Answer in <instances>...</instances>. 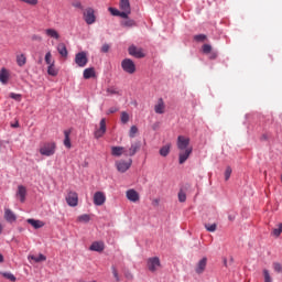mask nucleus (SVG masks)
Wrapping results in <instances>:
<instances>
[{"mask_svg":"<svg viewBox=\"0 0 282 282\" xmlns=\"http://www.w3.org/2000/svg\"><path fill=\"white\" fill-rule=\"evenodd\" d=\"M178 202H181L182 204L186 202V193H184V191L178 192Z\"/></svg>","mask_w":282,"mask_h":282,"instance_id":"44","label":"nucleus"},{"mask_svg":"<svg viewBox=\"0 0 282 282\" xmlns=\"http://www.w3.org/2000/svg\"><path fill=\"white\" fill-rule=\"evenodd\" d=\"M31 41H39V42H41V41H43V37H41V35L33 34L31 36Z\"/></svg>","mask_w":282,"mask_h":282,"instance_id":"51","label":"nucleus"},{"mask_svg":"<svg viewBox=\"0 0 282 282\" xmlns=\"http://www.w3.org/2000/svg\"><path fill=\"white\" fill-rule=\"evenodd\" d=\"M194 41H196L197 43H204V41H206V35L205 34L195 35Z\"/></svg>","mask_w":282,"mask_h":282,"instance_id":"41","label":"nucleus"},{"mask_svg":"<svg viewBox=\"0 0 282 282\" xmlns=\"http://www.w3.org/2000/svg\"><path fill=\"white\" fill-rule=\"evenodd\" d=\"M160 265H161L160 258L153 257L148 259V269L150 270V272H158V269L160 268Z\"/></svg>","mask_w":282,"mask_h":282,"instance_id":"11","label":"nucleus"},{"mask_svg":"<svg viewBox=\"0 0 282 282\" xmlns=\"http://www.w3.org/2000/svg\"><path fill=\"white\" fill-rule=\"evenodd\" d=\"M1 274L4 279H8L9 281H12V282L17 281V276H14V274L12 273L2 272Z\"/></svg>","mask_w":282,"mask_h":282,"instance_id":"36","label":"nucleus"},{"mask_svg":"<svg viewBox=\"0 0 282 282\" xmlns=\"http://www.w3.org/2000/svg\"><path fill=\"white\" fill-rule=\"evenodd\" d=\"M127 279H133V275L131 273H126Z\"/></svg>","mask_w":282,"mask_h":282,"instance_id":"54","label":"nucleus"},{"mask_svg":"<svg viewBox=\"0 0 282 282\" xmlns=\"http://www.w3.org/2000/svg\"><path fill=\"white\" fill-rule=\"evenodd\" d=\"M210 58H217V53H212Z\"/></svg>","mask_w":282,"mask_h":282,"instance_id":"55","label":"nucleus"},{"mask_svg":"<svg viewBox=\"0 0 282 282\" xmlns=\"http://www.w3.org/2000/svg\"><path fill=\"white\" fill-rule=\"evenodd\" d=\"M111 155H113V158L127 155V150L124 149V147H111Z\"/></svg>","mask_w":282,"mask_h":282,"instance_id":"16","label":"nucleus"},{"mask_svg":"<svg viewBox=\"0 0 282 282\" xmlns=\"http://www.w3.org/2000/svg\"><path fill=\"white\" fill-rule=\"evenodd\" d=\"M93 199L95 206H102L107 202V196L102 192H96Z\"/></svg>","mask_w":282,"mask_h":282,"instance_id":"12","label":"nucleus"},{"mask_svg":"<svg viewBox=\"0 0 282 282\" xmlns=\"http://www.w3.org/2000/svg\"><path fill=\"white\" fill-rule=\"evenodd\" d=\"M121 67L126 74H135V63L131 58H124L121 62Z\"/></svg>","mask_w":282,"mask_h":282,"instance_id":"4","label":"nucleus"},{"mask_svg":"<svg viewBox=\"0 0 282 282\" xmlns=\"http://www.w3.org/2000/svg\"><path fill=\"white\" fill-rule=\"evenodd\" d=\"M26 195H28V188H25V186L23 185H19L15 196L19 197L22 204L25 202Z\"/></svg>","mask_w":282,"mask_h":282,"instance_id":"15","label":"nucleus"},{"mask_svg":"<svg viewBox=\"0 0 282 282\" xmlns=\"http://www.w3.org/2000/svg\"><path fill=\"white\" fill-rule=\"evenodd\" d=\"M12 127L17 128V127H19V123L13 124Z\"/></svg>","mask_w":282,"mask_h":282,"instance_id":"60","label":"nucleus"},{"mask_svg":"<svg viewBox=\"0 0 282 282\" xmlns=\"http://www.w3.org/2000/svg\"><path fill=\"white\" fill-rule=\"evenodd\" d=\"M121 25L122 28H134L135 21L129 18H126V20L121 21Z\"/></svg>","mask_w":282,"mask_h":282,"instance_id":"30","label":"nucleus"},{"mask_svg":"<svg viewBox=\"0 0 282 282\" xmlns=\"http://www.w3.org/2000/svg\"><path fill=\"white\" fill-rule=\"evenodd\" d=\"M44 61H45V63H46V65H54V59H52V52H47L46 54H45V57H44Z\"/></svg>","mask_w":282,"mask_h":282,"instance_id":"34","label":"nucleus"},{"mask_svg":"<svg viewBox=\"0 0 282 282\" xmlns=\"http://www.w3.org/2000/svg\"><path fill=\"white\" fill-rule=\"evenodd\" d=\"M169 153H171V145H164L160 149V155H162V158H166Z\"/></svg>","mask_w":282,"mask_h":282,"instance_id":"33","label":"nucleus"},{"mask_svg":"<svg viewBox=\"0 0 282 282\" xmlns=\"http://www.w3.org/2000/svg\"><path fill=\"white\" fill-rule=\"evenodd\" d=\"M109 12L112 14V17H120L121 19H127V14L122 13V11L116 8L110 7Z\"/></svg>","mask_w":282,"mask_h":282,"instance_id":"27","label":"nucleus"},{"mask_svg":"<svg viewBox=\"0 0 282 282\" xmlns=\"http://www.w3.org/2000/svg\"><path fill=\"white\" fill-rule=\"evenodd\" d=\"M15 61H17L18 67H23L25 66V63H28V57L25 56L24 53H18L15 55Z\"/></svg>","mask_w":282,"mask_h":282,"instance_id":"20","label":"nucleus"},{"mask_svg":"<svg viewBox=\"0 0 282 282\" xmlns=\"http://www.w3.org/2000/svg\"><path fill=\"white\" fill-rule=\"evenodd\" d=\"M9 96H10V98H12L13 100H17L18 102H21V95H20V94L11 93Z\"/></svg>","mask_w":282,"mask_h":282,"instance_id":"48","label":"nucleus"},{"mask_svg":"<svg viewBox=\"0 0 282 282\" xmlns=\"http://www.w3.org/2000/svg\"><path fill=\"white\" fill-rule=\"evenodd\" d=\"M177 149L180 151L178 153V162L180 164H184L188 158H191V153H193V148L188 147L191 144V139L178 135L177 137Z\"/></svg>","mask_w":282,"mask_h":282,"instance_id":"1","label":"nucleus"},{"mask_svg":"<svg viewBox=\"0 0 282 282\" xmlns=\"http://www.w3.org/2000/svg\"><path fill=\"white\" fill-rule=\"evenodd\" d=\"M9 79H10V73L8 72V69L2 68L0 70V83H2L3 85H7Z\"/></svg>","mask_w":282,"mask_h":282,"instance_id":"25","label":"nucleus"},{"mask_svg":"<svg viewBox=\"0 0 282 282\" xmlns=\"http://www.w3.org/2000/svg\"><path fill=\"white\" fill-rule=\"evenodd\" d=\"M26 224H30V226H33L35 230H39V228H43V226H45V223H43L42 220H36L34 218L26 219Z\"/></svg>","mask_w":282,"mask_h":282,"instance_id":"22","label":"nucleus"},{"mask_svg":"<svg viewBox=\"0 0 282 282\" xmlns=\"http://www.w3.org/2000/svg\"><path fill=\"white\" fill-rule=\"evenodd\" d=\"M262 140H268V134H263Z\"/></svg>","mask_w":282,"mask_h":282,"instance_id":"57","label":"nucleus"},{"mask_svg":"<svg viewBox=\"0 0 282 282\" xmlns=\"http://www.w3.org/2000/svg\"><path fill=\"white\" fill-rule=\"evenodd\" d=\"M230 175H232V167L227 166L225 171V180L228 182L230 180Z\"/></svg>","mask_w":282,"mask_h":282,"instance_id":"39","label":"nucleus"},{"mask_svg":"<svg viewBox=\"0 0 282 282\" xmlns=\"http://www.w3.org/2000/svg\"><path fill=\"white\" fill-rule=\"evenodd\" d=\"M126 197L129 202H132V204H137V202H140V193H138V191L133 188L126 192Z\"/></svg>","mask_w":282,"mask_h":282,"instance_id":"9","label":"nucleus"},{"mask_svg":"<svg viewBox=\"0 0 282 282\" xmlns=\"http://www.w3.org/2000/svg\"><path fill=\"white\" fill-rule=\"evenodd\" d=\"M282 232V224L278 225V228H274L272 231L273 237H280Z\"/></svg>","mask_w":282,"mask_h":282,"instance_id":"37","label":"nucleus"},{"mask_svg":"<svg viewBox=\"0 0 282 282\" xmlns=\"http://www.w3.org/2000/svg\"><path fill=\"white\" fill-rule=\"evenodd\" d=\"M120 120H121V123H122V124H127V122H129V115L127 113V111H122V112H121V118H120Z\"/></svg>","mask_w":282,"mask_h":282,"instance_id":"38","label":"nucleus"},{"mask_svg":"<svg viewBox=\"0 0 282 282\" xmlns=\"http://www.w3.org/2000/svg\"><path fill=\"white\" fill-rule=\"evenodd\" d=\"M45 34L50 39H55V41H58V39H61V34L58 33V31H56V29H46Z\"/></svg>","mask_w":282,"mask_h":282,"instance_id":"24","label":"nucleus"},{"mask_svg":"<svg viewBox=\"0 0 282 282\" xmlns=\"http://www.w3.org/2000/svg\"><path fill=\"white\" fill-rule=\"evenodd\" d=\"M118 111V108L116 107H111L108 111H107V116L111 115V113H116Z\"/></svg>","mask_w":282,"mask_h":282,"instance_id":"52","label":"nucleus"},{"mask_svg":"<svg viewBox=\"0 0 282 282\" xmlns=\"http://www.w3.org/2000/svg\"><path fill=\"white\" fill-rule=\"evenodd\" d=\"M140 147H142L140 141L132 142L128 152H126V155H129L130 158H133V155H135L138 153V151H140Z\"/></svg>","mask_w":282,"mask_h":282,"instance_id":"14","label":"nucleus"},{"mask_svg":"<svg viewBox=\"0 0 282 282\" xmlns=\"http://www.w3.org/2000/svg\"><path fill=\"white\" fill-rule=\"evenodd\" d=\"M70 133L72 131L69 130L64 131V135H65L64 147H66V149H72V140L69 139Z\"/></svg>","mask_w":282,"mask_h":282,"instance_id":"26","label":"nucleus"},{"mask_svg":"<svg viewBox=\"0 0 282 282\" xmlns=\"http://www.w3.org/2000/svg\"><path fill=\"white\" fill-rule=\"evenodd\" d=\"M84 21L87 23V25H93V23H96V14L94 13V9L88 8L84 11Z\"/></svg>","mask_w":282,"mask_h":282,"instance_id":"7","label":"nucleus"},{"mask_svg":"<svg viewBox=\"0 0 282 282\" xmlns=\"http://www.w3.org/2000/svg\"><path fill=\"white\" fill-rule=\"evenodd\" d=\"M273 270L278 272V274H282V264L279 262H273Z\"/></svg>","mask_w":282,"mask_h":282,"instance_id":"40","label":"nucleus"},{"mask_svg":"<svg viewBox=\"0 0 282 282\" xmlns=\"http://www.w3.org/2000/svg\"><path fill=\"white\" fill-rule=\"evenodd\" d=\"M109 50H111V46H110L109 44H104V45L101 46V52H102L104 54H107V52H109Z\"/></svg>","mask_w":282,"mask_h":282,"instance_id":"49","label":"nucleus"},{"mask_svg":"<svg viewBox=\"0 0 282 282\" xmlns=\"http://www.w3.org/2000/svg\"><path fill=\"white\" fill-rule=\"evenodd\" d=\"M3 232V226L0 224V235Z\"/></svg>","mask_w":282,"mask_h":282,"instance_id":"58","label":"nucleus"},{"mask_svg":"<svg viewBox=\"0 0 282 282\" xmlns=\"http://www.w3.org/2000/svg\"><path fill=\"white\" fill-rule=\"evenodd\" d=\"M89 250H91L93 252H102V250H105V242H102V241H95L89 247Z\"/></svg>","mask_w":282,"mask_h":282,"instance_id":"18","label":"nucleus"},{"mask_svg":"<svg viewBox=\"0 0 282 282\" xmlns=\"http://www.w3.org/2000/svg\"><path fill=\"white\" fill-rule=\"evenodd\" d=\"M47 75L48 76H58V69H56V66L54 64L48 65Z\"/></svg>","mask_w":282,"mask_h":282,"instance_id":"32","label":"nucleus"},{"mask_svg":"<svg viewBox=\"0 0 282 282\" xmlns=\"http://www.w3.org/2000/svg\"><path fill=\"white\" fill-rule=\"evenodd\" d=\"M83 76L85 80H89V78H96V69L94 67L84 69Z\"/></svg>","mask_w":282,"mask_h":282,"instance_id":"23","label":"nucleus"},{"mask_svg":"<svg viewBox=\"0 0 282 282\" xmlns=\"http://www.w3.org/2000/svg\"><path fill=\"white\" fill-rule=\"evenodd\" d=\"M133 164V160L128 159L126 160H119L116 161V167L119 173H127L131 169V165Z\"/></svg>","mask_w":282,"mask_h":282,"instance_id":"3","label":"nucleus"},{"mask_svg":"<svg viewBox=\"0 0 282 282\" xmlns=\"http://www.w3.org/2000/svg\"><path fill=\"white\" fill-rule=\"evenodd\" d=\"M208 262V259L203 258L200 261H198L195 272L196 274H203L204 270H206V263Z\"/></svg>","mask_w":282,"mask_h":282,"instance_id":"21","label":"nucleus"},{"mask_svg":"<svg viewBox=\"0 0 282 282\" xmlns=\"http://www.w3.org/2000/svg\"><path fill=\"white\" fill-rule=\"evenodd\" d=\"M41 155L52 158L56 153V142H44L40 148Z\"/></svg>","mask_w":282,"mask_h":282,"instance_id":"2","label":"nucleus"},{"mask_svg":"<svg viewBox=\"0 0 282 282\" xmlns=\"http://www.w3.org/2000/svg\"><path fill=\"white\" fill-rule=\"evenodd\" d=\"M105 133H107V120L104 118L100 120L99 122V128H97L95 130V138L96 140H99V138H102V135H105Z\"/></svg>","mask_w":282,"mask_h":282,"instance_id":"5","label":"nucleus"},{"mask_svg":"<svg viewBox=\"0 0 282 282\" xmlns=\"http://www.w3.org/2000/svg\"><path fill=\"white\" fill-rule=\"evenodd\" d=\"M57 52L61 54L63 57H67V46H65L64 43H61L57 45Z\"/></svg>","mask_w":282,"mask_h":282,"instance_id":"31","label":"nucleus"},{"mask_svg":"<svg viewBox=\"0 0 282 282\" xmlns=\"http://www.w3.org/2000/svg\"><path fill=\"white\" fill-rule=\"evenodd\" d=\"M66 203L68 204V206H72L73 208L78 206V193L68 192L66 196Z\"/></svg>","mask_w":282,"mask_h":282,"instance_id":"10","label":"nucleus"},{"mask_svg":"<svg viewBox=\"0 0 282 282\" xmlns=\"http://www.w3.org/2000/svg\"><path fill=\"white\" fill-rule=\"evenodd\" d=\"M74 8H83V4L80 2H75L73 3Z\"/></svg>","mask_w":282,"mask_h":282,"instance_id":"53","label":"nucleus"},{"mask_svg":"<svg viewBox=\"0 0 282 282\" xmlns=\"http://www.w3.org/2000/svg\"><path fill=\"white\" fill-rule=\"evenodd\" d=\"M128 52L130 54V56H134V58H144V51L142 48H138L135 46H130L128 48Z\"/></svg>","mask_w":282,"mask_h":282,"instance_id":"13","label":"nucleus"},{"mask_svg":"<svg viewBox=\"0 0 282 282\" xmlns=\"http://www.w3.org/2000/svg\"><path fill=\"white\" fill-rule=\"evenodd\" d=\"M0 263H3V254L0 253Z\"/></svg>","mask_w":282,"mask_h":282,"instance_id":"56","label":"nucleus"},{"mask_svg":"<svg viewBox=\"0 0 282 282\" xmlns=\"http://www.w3.org/2000/svg\"><path fill=\"white\" fill-rule=\"evenodd\" d=\"M22 3H28V6H37L39 0H20Z\"/></svg>","mask_w":282,"mask_h":282,"instance_id":"46","label":"nucleus"},{"mask_svg":"<svg viewBox=\"0 0 282 282\" xmlns=\"http://www.w3.org/2000/svg\"><path fill=\"white\" fill-rule=\"evenodd\" d=\"M107 94H109L110 96H113V95L120 94V93L116 88H108Z\"/></svg>","mask_w":282,"mask_h":282,"instance_id":"50","label":"nucleus"},{"mask_svg":"<svg viewBox=\"0 0 282 282\" xmlns=\"http://www.w3.org/2000/svg\"><path fill=\"white\" fill-rule=\"evenodd\" d=\"M210 52H213V46H210V44H204L203 54H210Z\"/></svg>","mask_w":282,"mask_h":282,"instance_id":"42","label":"nucleus"},{"mask_svg":"<svg viewBox=\"0 0 282 282\" xmlns=\"http://www.w3.org/2000/svg\"><path fill=\"white\" fill-rule=\"evenodd\" d=\"M4 219L6 221H9V224H13V221H17V215H14V212H12L10 208H6Z\"/></svg>","mask_w":282,"mask_h":282,"instance_id":"17","label":"nucleus"},{"mask_svg":"<svg viewBox=\"0 0 282 282\" xmlns=\"http://www.w3.org/2000/svg\"><path fill=\"white\" fill-rule=\"evenodd\" d=\"M262 274L264 282H272V275H270V271L268 269H263Z\"/></svg>","mask_w":282,"mask_h":282,"instance_id":"35","label":"nucleus"},{"mask_svg":"<svg viewBox=\"0 0 282 282\" xmlns=\"http://www.w3.org/2000/svg\"><path fill=\"white\" fill-rule=\"evenodd\" d=\"M119 8L122 14H126V19H129V14H131V2L129 0H120Z\"/></svg>","mask_w":282,"mask_h":282,"instance_id":"8","label":"nucleus"},{"mask_svg":"<svg viewBox=\"0 0 282 282\" xmlns=\"http://www.w3.org/2000/svg\"><path fill=\"white\" fill-rule=\"evenodd\" d=\"M111 270H112V274H113V278L116 279V281L120 282V275L118 274V269L115 265H112Z\"/></svg>","mask_w":282,"mask_h":282,"instance_id":"45","label":"nucleus"},{"mask_svg":"<svg viewBox=\"0 0 282 282\" xmlns=\"http://www.w3.org/2000/svg\"><path fill=\"white\" fill-rule=\"evenodd\" d=\"M29 259H31L32 261H35V263L47 261V257H45L43 253H40L39 256H29Z\"/></svg>","mask_w":282,"mask_h":282,"instance_id":"28","label":"nucleus"},{"mask_svg":"<svg viewBox=\"0 0 282 282\" xmlns=\"http://www.w3.org/2000/svg\"><path fill=\"white\" fill-rule=\"evenodd\" d=\"M77 221H79V224H89V221H91V217L89 214H83L77 217Z\"/></svg>","mask_w":282,"mask_h":282,"instance_id":"29","label":"nucleus"},{"mask_svg":"<svg viewBox=\"0 0 282 282\" xmlns=\"http://www.w3.org/2000/svg\"><path fill=\"white\" fill-rule=\"evenodd\" d=\"M135 133H138V127H137V126H132V127L130 128L129 135H130L131 138H135Z\"/></svg>","mask_w":282,"mask_h":282,"instance_id":"47","label":"nucleus"},{"mask_svg":"<svg viewBox=\"0 0 282 282\" xmlns=\"http://www.w3.org/2000/svg\"><path fill=\"white\" fill-rule=\"evenodd\" d=\"M205 228L208 232H215L217 230V224L205 225Z\"/></svg>","mask_w":282,"mask_h":282,"instance_id":"43","label":"nucleus"},{"mask_svg":"<svg viewBox=\"0 0 282 282\" xmlns=\"http://www.w3.org/2000/svg\"><path fill=\"white\" fill-rule=\"evenodd\" d=\"M165 109H166V105L164 104V99L160 98L156 105L154 106V111L155 113L162 115L164 113Z\"/></svg>","mask_w":282,"mask_h":282,"instance_id":"19","label":"nucleus"},{"mask_svg":"<svg viewBox=\"0 0 282 282\" xmlns=\"http://www.w3.org/2000/svg\"><path fill=\"white\" fill-rule=\"evenodd\" d=\"M75 63L79 67H86L87 63H89V59L87 58L86 52H79L75 55Z\"/></svg>","mask_w":282,"mask_h":282,"instance_id":"6","label":"nucleus"},{"mask_svg":"<svg viewBox=\"0 0 282 282\" xmlns=\"http://www.w3.org/2000/svg\"><path fill=\"white\" fill-rule=\"evenodd\" d=\"M154 204L159 205L160 200L159 199H154Z\"/></svg>","mask_w":282,"mask_h":282,"instance_id":"59","label":"nucleus"}]
</instances>
